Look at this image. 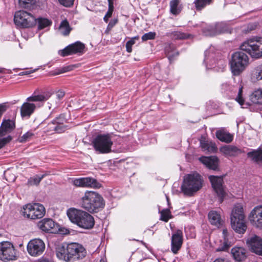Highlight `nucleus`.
<instances>
[{
  "instance_id": "nucleus-54",
  "label": "nucleus",
  "mask_w": 262,
  "mask_h": 262,
  "mask_svg": "<svg viewBox=\"0 0 262 262\" xmlns=\"http://www.w3.org/2000/svg\"><path fill=\"white\" fill-rule=\"evenodd\" d=\"M6 111V107L5 105H0V118L2 116L4 112Z\"/></svg>"
},
{
  "instance_id": "nucleus-14",
  "label": "nucleus",
  "mask_w": 262,
  "mask_h": 262,
  "mask_svg": "<svg viewBox=\"0 0 262 262\" xmlns=\"http://www.w3.org/2000/svg\"><path fill=\"white\" fill-rule=\"evenodd\" d=\"M208 178L213 190L220 199V203H222L226 194L223 186V177L209 176Z\"/></svg>"
},
{
  "instance_id": "nucleus-19",
  "label": "nucleus",
  "mask_w": 262,
  "mask_h": 262,
  "mask_svg": "<svg viewBox=\"0 0 262 262\" xmlns=\"http://www.w3.org/2000/svg\"><path fill=\"white\" fill-rule=\"evenodd\" d=\"M246 243L252 252L262 255V238L261 237L254 235L247 238Z\"/></svg>"
},
{
  "instance_id": "nucleus-31",
  "label": "nucleus",
  "mask_w": 262,
  "mask_h": 262,
  "mask_svg": "<svg viewBox=\"0 0 262 262\" xmlns=\"http://www.w3.org/2000/svg\"><path fill=\"white\" fill-rule=\"evenodd\" d=\"M200 146L203 150H206L210 153L215 152L217 150L215 144L211 141L201 140Z\"/></svg>"
},
{
  "instance_id": "nucleus-10",
  "label": "nucleus",
  "mask_w": 262,
  "mask_h": 262,
  "mask_svg": "<svg viewBox=\"0 0 262 262\" xmlns=\"http://www.w3.org/2000/svg\"><path fill=\"white\" fill-rule=\"evenodd\" d=\"M113 142L110 134H100L97 135L92 141L95 150L99 154H108L112 152Z\"/></svg>"
},
{
  "instance_id": "nucleus-51",
  "label": "nucleus",
  "mask_w": 262,
  "mask_h": 262,
  "mask_svg": "<svg viewBox=\"0 0 262 262\" xmlns=\"http://www.w3.org/2000/svg\"><path fill=\"white\" fill-rule=\"evenodd\" d=\"M64 95H65V93L64 91H63L62 90H58L56 93V98H57L58 100H60L62 98H63V97L64 96Z\"/></svg>"
},
{
  "instance_id": "nucleus-53",
  "label": "nucleus",
  "mask_w": 262,
  "mask_h": 262,
  "mask_svg": "<svg viewBox=\"0 0 262 262\" xmlns=\"http://www.w3.org/2000/svg\"><path fill=\"white\" fill-rule=\"evenodd\" d=\"M117 23V19L111 20L108 25V27H110L111 28H113L116 24Z\"/></svg>"
},
{
  "instance_id": "nucleus-7",
  "label": "nucleus",
  "mask_w": 262,
  "mask_h": 262,
  "mask_svg": "<svg viewBox=\"0 0 262 262\" xmlns=\"http://www.w3.org/2000/svg\"><path fill=\"white\" fill-rule=\"evenodd\" d=\"M229 64L233 75L238 76L249 64V57L242 51L235 52L232 55Z\"/></svg>"
},
{
  "instance_id": "nucleus-34",
  "label": "nucleus",
  "mask_w": 262,
  "mask_h": 262,
  "mask_svg": "<svg viewBox=\"0 0 262 262\" xmlns=\"http://www.w3.org/2000/svg\"><path fill=\"white\" fill-rule=\"evenodd\" d=\"M213 0H195L194 4L197 11H201L207 5L211 4Z\"/></svg>"
},
{
  "instance_id": "nucleus-20",
  "label": "nucleus",
  "mask_w": 262,
  "mask_h": 262,
  "mask_svg": "<svg viewBox=\"0 0 262 262\" xmlns=\"http://www.w3.org/2000/svg\"><path fill=\"white\" fill-rule=\"evenodd\" d=\"M183 242V232L181 230H177L173 233L171 238V250L174 254L178 253L182 247Z\"/></svg>"
},
{
  "instance_id": "nucleus-3",
  "label": "nucleus",
  "mask_w": 262,
  "mask_h": 262,
  "mask_svg": "<svg viewBox=\"0 0 262 262\" xmlns=\"http://www.w3.org/2000/svg\"><path fill=\"white\" fill-rule=\"evenodd\" d=\"M67 214L71 222L80 228L91 229L95 225L94 217L86 211L72 208L67 210Z\"/></svg>"
},
{
  "instance_id": "nucleus-21",
  "label": "nucleus",
  "mask_w": 262,
  "mask_h": 262,
  "mask_svg": "<svg viewBox=\"0 0 262 262\" xmlns=\"http://www.w3.org/2000/svg\"><path fill=\"white\" fill-rule=\"evenodd\" d=\"M221 151L226 156L235 157L244 151L243 150L234 145H225L220 148Z\"/></svg>"
},
{
  "instance_id": "nucleus-48",
  "label": "nucleus",
  "mask_w": 262,
  "mask_h": 262,
  "mask_svg": "<svg viewBox=\"0 0 262 262\" xmlns=\"http://www.w3.org/2000/svg\"><path fill=\"white\" fill-rule=\"evenodd\" d=\"M55 119L53 120L51 123H49L47 126V128L46 129L47 132H55Z\"/></svg>"
},
{
  "instance_id": "nucleus-61",
  "label": "nucleus",
  "mask_w": 262,
  "mask_h": 262,
  "mask_svg": "<svg viewBox=\"0 0 262 262\" xmlns=\"http://www.w3.org/2000/svg\"><path fill=\"white\" fill-rule=\"evenodd\" d=\"M166 200H167L168 205L169 206L170 205L169 200V198L167 196H166Z\"/></svg>"
},
{
  "instance_id": "nucleus-5",
  "label": "nucleus",
  "mask_w": 262,
  "mask_h": 262,
  "mask_svg": "<svg viewBox=\"0 0 262 262\" xmlns=\"http://www.w3.org/2000/svg\"><path fill=\"white\" fill-rule=\"evenodd\" d=\"M231 225L232 228L239 234H243L247 229L245 215L242 205L237 204L234 205L231 214Z\"/></svg>"
},
{
  "instance_id": "nucleus-29",
  "label": "nucleus",
  "mask_w": 262,
  "mask_h": 262,
  "mask_svg": "<svg viewBox=\"0 0 262 262\" xmlns=\"http://www.w3.org/2000/svg\"><path fill=\"white\" fill-rule=\"evenodd\" d=\"M216 137L222 142L227 143H230L233 140V136L231 134L227 133L224 130H219L216 132Z\"/></svg>"
},
{
  "instance_id": "nucleus-23",
  "label": "nucleus",
  "mask_w": 262,
  "mask_h": 262,
  "mask_svg": "<svg viewBox=\"0 0 262 262\" xmlns=\"http://www.w3.org/2000/svg\"><path fill=\"white\" fill-rule=\"evenodd\" d=\"M231 254L234 259L237 261L244 260L247 257V250L241 247H235L232 249Z\"/></svg>"
},
{
  "instance_id": "nucleus-43",
  "label": "nucleus",
  "mask_w": 262,
  "mask_h": 262,
  "mask_svg": "<svg viewBox=\"0 0 262 262\" xmlns=\"http://www.w3.org/2000/svg\"><path fill=\"white\" fill-rule=\"evenodd\" d=\"M156 33L152 32H149L144 34L142 36V40L143 41H147L148 40L154 39L155 38Z\"/></svg>"
},
{
  "instance_id": "nucleus-63",
  "label": "nucleus",
  "mask_w": 262,
  "mask_h": 262,
  "mask_svg": "<svg viewBox=\"0 0 262 262\" xmlns=\"http://www.w3.org/2000/svg\"><path fill=\"white\" fill-rule=\"evenodd\" d=\"M4 72V69L0 68V73H2Z\"/></svg>"
},
{
  "instance_id": "nucleus-16",
  "label": "nucleus",
  "mask_w": 262,
  "mask_h": 262,
  "mask_svg": "<svg viewBox=\"0 0 262 262\" xmlns=\"http://www.w3.org/2000/svg\"><path fill=\"white\" fill-rule=\"evenodd\" d=\"M249 220L251 225L257 228H262V205L253 208L249 215Z\"/></svg>"
},
{
  "instance_id": "nucleus-64",
  "label": "nucleus",
  "mask_w": 262,
  "mask_h": 262,
  "mask_svg": "<svg viewBox=\"0 0 262 262\" xmlns=\"http://www.w3.org/2000/svg\"><path fill=\"white\" fill-rule=\"evenodd\" d=\"M99 262H106L103 259H101Z\"/></svg>"
},
{
  "instance_id": "nucleus-38",
  "label": "nucleus",
  "mask_w": 262,
  "mask_h": 262,
  "mask_svg": "<svg viewBox=\"0 0 262 262\" xmlns=\"http://www.w3.org/2000/svg\"><path fill=\"white\" fill-rule=\"evenodd\" d=\"M253 77L255 78L257 80L262 79V64L259 65L255 68Z\"/></svg>"
},
{
  "instance_id": "nucleus-18",
  "label": "nucleus",
  "mask_w": 262,
  "mask_h": 262,
  "mask_svg": "<svg viewBox=\"0 0 262 262\" xmlns=\"http://www.w3.org/2000/svg\"><path fill=\"white\" fill-rule=\"evenodd\" d=\"M73 184L77 187L93 188H99L101 186V184L96 179L90 177L75 179L73 181Z\"/></svg>"
},
{
  "instance_id": "nucleus-47",
  "label": "nucleus",
  "mask_w": 262,
  "mask_h": 262,
  "mask_svg": "<svg viewBox=\"0 0 262 262\" xmlns=\"http://www.w3.org/2000/svg\"><path fill=\"white\" fill-rule=\"evenodd\" d=\"M171 208V207H169L168 208L165 209V223L167 222L169 219L173 218V216L170 212Z\"/></svg>"
},
{
  "instance_id": "nucleus-60",
  "label": "nucleus",
  "mask_w": 262,
  "mask_h": 262,
  "mask_svg": "<svg viewBox=\"0 0 262 262\" xmlns=\"http://www.w3.org/2000/svg\"><path fill=\"white\" fill-rule=\"evenodd\" d=\"M38 262H50L47 259H40Z\"/></svg>"
},
{
  "instance_id": "nucleus-46",
  "label": "nucleus",
  "mask_w": 262,
  "mask_h": 262,
  "mask_svg": "<svg viewBox=\"0 0 262 262\" xmlns=\"http://www.w3.org/2000/svg\"><path fill=\"white\" fill-rule=\"evenodd\" d=\"M231 246V243L229 242L226 239H224L223 245L218 249V251H226Z\"/></svg>"
},
{
  "instance_id": "nucleus-40",
  "label": "nucleus",
  "mask_w": 262,
  "mask_h": 262,
  "mask_svg": "<svg viewBox=\"0 0 262 262\" xmlns=\"http://www.w3.org/2000/svg\"><path fill=\"white\" fill-rule=\"evenodd\" d=\"M35 3V0H19L20 6L24 8H29Z\"/></svg>"
},
{
  "instance_id": "nucleus-49",
  "label": "nucleus",
  "mask_w": 262,
  "mask_h": 262,
  "mask_svg": "<svg viewBox=\"0 0 262 262\" xmlns=\"http://www.w3.org/2000/svg\"><path fill=\"white\" fill-rule=\"evenodd\" d=\"M208 52L206 51L205 52V58L204 62L206 64V67L211 68L213 66V63L212 61H208L209 58L207 55Z\"/></svg>"
},
{
  "instance_id": "nucleus-52",
  "label": "nucleus",
  "mask_w": 262,
  "mask_h": 262,
  "mask_svg": "<svg viewBox=\"0 0 262 262\" xmlns=\"http://www.w3.org/2000/svg\"><path fill=\"white\" fill-rule=\"evenodd\" d=\"M257 25L255 24H250L247 26V29L245 30L246 32H249L255 29Z\"/></svg>"
},
{
  "instance_id": "nucleus-58",
  "label": "nucleus",
  "mask_w": 262,
  "mask_h": 262,
  "mask_svg": "<svg viewBox=\"0 0 262 262\" xmlns=\"http://www.w3.org/2000/svg\"><path fill=\"white\" fill-rule=\"evenodd\" d=\"M227 233L228 231L227 229H224L223 231V234L224 237V239H226V237L227 236Z\"/></svg>"
},
{
  "instance_id": "nucleus-45",
  "label": "nucleus",
  "mask_w": 262,
  "mask_h": 262,
  "mask_svg": "<svg viewBox=\"0 0 262 262\" xmlns=\"http://www.w3.org/2000/svg\"><path fill=\"white\" fill-rule=\"evenodd\" d=\"M75 0H58L59 4L66 7H70L74 4Z\"/></svg>"
},
{
  "instance_id": "nucleus-6",
  "label": "nucleus",
  "mask_w": 262,
  "mask_h": 262,
  "mask_svg": "<svg viewBox=\"0 0 262 262\" xmlns=\"http://www.w3.org/2000/svg\"><path fill=\"white\" fill-rule=\"evenodd\" d=\"M51 97L49 93H45L40 95H33L27 99V101L23 103L20 107V114L23 117H29L34 112L37 106L39 107L33 102H44Z\"/></svg>"
},
{
  "instance_id": "nucleus-8",
  "label": "nucleus",
  "mask_w": 262,
  "mask_h": 262,
  "mask_svg": "<svg viewBox=\"0 0 262 262\" xmlns=\"http://www.w3.org/2000/svg\"><path fill=\"white\" fill-rule=\"evenodd\" d=\"M241 50L248 53L252 58L262 57V37H254L243 42L240 46Z\"/></svg>"
},
{
  "instance_id": "nucleus-39",
  "label": "nucleus",
  "mask_w": 262,
  "mask_h": 262,
  "mask_svg": "<svg viewBox=\"0 0 262 262\" xmlns=\"http://www.w3.org/2000/svg\"><path fill=\"white\" fill-rule=\"evenodd\" d=\"M139 39V36H136L132 37L126 43V51L128 53H130L132 51V47L135 43L136 40H138Z\"/></svg>"
},
{
  "instance_id": "nucleus-2",
  "label": "nucleus",
  "mask_w": 262,
  "mask_h": 262,
  "mask_svg": "<svg viewBox=\"0 0 262 262\" xmlns=\"http://www.w3.org/2000/svg\"><path fill=\"white\" fill-rule=\"evenodd\" d=\"M81 207L90 213H97L105 206L103 197L93 191H86L81 198Z\"/></svg>"
},
{
  "instance_id": "nucleus-27",
  "label": "nucleus",
  "mask_w": 262,
  "mask_h": 262,
  "mask_svg": "<svg viewBox=\"0 0 262 262\" xmlns=\"http://www.w3.org/2000/svg\"><path fill=\"white\" fill-rule=\"evenodd\" d=\"M15 127V122L13 120L8 119L3 121L0 127L1 133L6 135L11 132Z\"/></svg>"
},
{
  "instance_id": "nucleus-17",
  "label": "nucleus",
  "mask_w": 262,
  "mask_h": 262,
  "mask_svg": "<svg viewBox=\"0 0 262 262\" xmlns=\"http://www.w3.org/2000/svg\"><path fill=\"white\" fill-rule=\"evenodd\" d=\"M38 226L42 231L52 233H58L60 229L58 224L48 218L41 220L39 223Z\"/></svg>"
},
{
  "instance_id": "nucleus-37",
  "label": "nucleus",
  "mask_w": 262,
  "mask_h": 262,
  "mask_svg": "<svg viewBox=\"0 0 262 262\" xmlns=\"http://www.w3.org/2000/svg\"><path fill=\"white\" fill-rule=\"evenodd\" d=\"M250 99L254 104H262V95L259 90L255 91L251 96Z\"/></svg>"
},
{
  "instance_id": "nucleus-33",
  "label": "nucleus",
  "mask_w": 262,
  "mask_h": 262,
  "mask_svg": "<svg viewBox=\"0 0 262 262\" xmlns=\"http://www.w3.org/2000/svg\"><path fill=\"white\" fill-rule=\"evenodd\" d=\"M38 25V29L42 30L50 26L52 22L51 20L44 17L36 18V24Z\"/></svg>"
},
{
  "instance_id": "nucleus-26",
  "label": "nucleus",
  "mask_w": 262,
  "mask_h": 262,
  "mask_svg": "<svg viewBox=\"0 0 262 262\" xmlns=\"http://www.w3.org/2000/svg\"><path fill=\"white\" fill-rule=\"evenodd\" d=\"M170 13L175 16L179 15L183 9L180 0H171L169 3Z\"/></svg>"
},
{
  "instance_id": "nucleus-4",
  "label": "nucleus",
  "mask_w": 262,
  "mask_h": 262,
  "mask_svg": "<svg viewBox=\"0 0 262 262\" xmlns=\"http://www.w3.org/2000/svg\"><path fill=\"white\" fill-rule=\"evenodd\" d=\"M203 182V180L199 174H188L184 177L181 186L182 191L186 195L192 196L202 187Z\"/></svg>"
},
{
  "instance_id": "nucleus-35",
  "label": "nucleus",
  "mask_w": 262,
  "mask_h": 262,
  "mask_svg": "<svg viewBox=\"0 0 262 262\" xmlns=\"http://www.w3.org/2000/svg\"><path fill=\"white\" fill-rule=\"evenodd\" d=\"M45 176V174H41L35 175L33 177H30L28 180L27 184L28 186H37Z\"/></svg>"
},
{
  "instance_id": "nucleus-30",
  "label": "nucleus",
  "mask_w": 262,
  "mask_h": 262,
  "mask_svg": "<svg viewBox=\"0 0 262 262\" xmlns=\"http://www.w3.org/2000/svg\"><path fill=\"white\" fill-rule=\"evenodd\" d=\"M247 156L254 162L262 163V149L260 148L248 152Z\"/></svg>"
},
{
  "instance_id": "nucleus-32",
  "label": "nucleus",
  "mask_w": 262,
  "mask_h": 262,
  "mask_svg": "<svg viewBox=\"0 0 262 262\" xmlns=\"http://www.w3.org/2000/svg\"><path fill=\"white\" fill-rule=\"evenodd\" d=\"M55 133H62L65 132L68 127L64 125V119L63 118L57 117L55 119Z\"/></svg>"
},
{
  "instance_id": "nucleus-12",
  "label": "nucleus",
  "mask_w": 262,
  "mask_h": 262,
  "mask_svg": "<svg viewBox=\"0 0 262 262\" xmlns=\"http://www.w3.org/2000/svg\"><path fill=\"white\" fill-rule=\"evenodd\" d=\"M16 250L13 245L7 241L0 243V260H13L16 258Z\"/></svg>"
},
{
  "instance_id": "nucleus-1",
  "label": "nucleus",
  "mask_w": 262,
  "mask_h": 262,
  "mask_svg": "<svg viewBox=\"0 0 262 262\" xmlns=\"http://www.w3.org/2000/svg\"><path fill=\"white\" fill-rule=\"evenodd\" d=\"M84 248L76 243L64 244L56 248L57 257L65 261H73L82 259L86 255Z\"/></svg>"
},
{
  "instance_id": "nucleus-13",
  "label": "nucleus",
  "mask_w": 262,
  "mask_h": 262,
  "mask_svg": "<svg viewBox=\"0 0 262 262\" xmlns=\"http://www.w3.org/2000/svg\"><path fill=\"white\" fill-rule=\"evenodd\" d=\"M45 249V244L40 239L35 238L31 240L27 245L29 254L34 257L41 255Z\"/></svg>"
},
{
  "instance_id": "nucleus-24",
  "label": "nucleus",
  "mask_w": 262,
  "mask_h": 262,
  "mask_svg": "<svg viewBox=\"0 0 262 262\" xmlns=\"http://www.w3.org/2000/svg\"><path fill=\"white\" fill-rule=\"evenodd\" d=\"M201 161L210 169L215 170L218 168L219 159L217 157H203Z\"/></svg>"
},
{
  "instance_id": "nucleus-28",
  "label": "nucleus",
  "mask_w": 262,
  "mask_h": 262,
  "mask_svg": "<svg viewBox=\"0 0 262 262\" xmlns=\"http://www.w3.org/2000/svg\"><path fill=\"white\" fill-rule=\"evenodd\" d=\"M208 218L210 223L217 227L222 224L220 214L216 211H211L209 212Z\"/></svg>"
},
{
  "instance_id": "nucleus-36",
  "label": "nucleus",
  "mask_w": 262,
  "mask_h": 262,
  "mask_svg": "<svg viewBox=\"0 0 262 262\" xmlns=\"http://www.w3.org/2000/svg\"><path fill=\"white\" fill-rule=\"evenodd\" d=\"M59 30L63 35H67L70 33L71 28L67 19L63 20L61 22L59 26Z\"/></svg>"
},
{
  "instance_id": "nucleus-9",
  "label": "nucleus",
  "mask_w": 262,
  "mask_h": 262,
  "mask_svg": "<svg viewBox=\"0 0 262 262\" xmlns=\"http://www.w3.org/2000/svg\"><path fill=\"white\" fill-rule=\"evenodd\" d=\"M14 22L18 28H32L36 25V17L30 12L20 10L15 13Z\"/></svg>"
},
{
  "instance_id": "nucleus-44",
  "label": "nucleus",
  "mask_w": 262,
  "mask_h": 262,
  "mask_svg": "<svg viewBox=\"0 0 262 262\" xmlns=\"http://www.w3.org/2000/svg\"><path fill=\"white\" fill-rule=\"evenodd\" d=\"M34 135V134L32 132L29 131L23 135V136L20 139V141L21 142H26L29 140Z\"/></svg>"
},
{
  "instance_id": "nucleus-22",
  "label": "nucleus",
  "mask_w": 262,
  "mask_h": 262,
  "mask_svg": "<svg viewBox=\"0 0 262 262\" xmlns=\"http://www.w3.org/2000/svg\"><path fill=\"white\" fill-rule=\"evenodd\" d=\"M203 33L206 36H214L221 33V27L219 24L212 25L204 27Z\"/></svg>"
},
{
  "instance_id": "nucleus-50",
  "label": "nucleus",
  "mask_w": 262,
  "mask_h": 262,
  "mask_svg": "<svg viewBox=\"0 0 262 262\" xmlns=\"http://www.w3.org/2000/svg\"><path fill=\"white\" fill-rule=\"evenodd\" d=\"M113 9H114L108 8V11L103 18V20L105 22L107 23L108 18H110L112 15Z\"/></svg>"
},
{
  "instance_id": "nucleus-25",
  "label": "nucleus",
  "mask_w": 262,
  "mask_h": 262,
  "mask_svg": "<svg viewBox=\"0 0 262 262\" xmlns=\"http://www.w3.org/2000/svg\"><path fill=\"white\" fill-rule=\"evenodd\" d=\"M165 54L171 63L179 55V52L177 51L176 47L173 44H169L165 47Z\"/></svg>"
},
{
  "instance_id": "nucleus-15",
  "label": "nucleus",
  "mask_w": 262,
  "mask_h": 262,
  "mask_svg": "<svg viewBox=\"0 0 262 262\" xmlns=\"http://www.w3.org/2000/svg\"><path fill=\"white\" fill-rule=\"evenodd\" d=\"M84 44L78 41L69 45L64 49L59 50L58 54L62 57L76 54H82L84 53Z\"/></svg>"
},
{
  "instance_id": "nucleus-42",
  "label": "nucleus",
  "mask_w": 262,
  "mask_h": 262,
  "mask_svg": "<svg viewBox=\"0 0 262 262\" xmlns=\"http://www.w3.org/2000/svg\"><path fill=\"white\" fill-rule=\"evenodd\" d=\"M236 101L241 105H243L244 103V99L243 97V86H241L238 89V94L235 98Z\"/></svg>"
},
{
  "instance_id": "nucleus-41",
  "label": "nucleus",
  "mask_w": 262,
  "mask_h": 262,
  "mask_svg": "<svg viewBox=\"0 0 262 262\" xmlns=\"http://www.w3.org/2000/svg\"><path fill=\"white\" fill-rule=\"evenodd\" d=\"M173 38L175 39H182L188 38L189 37V35L186 34L184 33L181 32H173L172 33Z\"/></svg>"
},
{
  "instance_id": "nucleus-57",
  "label": "nucleus",
  "mask_w": 262,
  "mask_h": 262,
  "mask_svg": "<svg viewBox=\"0 0 262 262\" xmlns=\"http://www.w3.org/2000/svg\"><path fill=\"white\" fill-rule=\"evenodd\" d=\"M136 257V255H132L130 257V259H129L128 262H135ZM137 262H139V261H138Z\"/></svg>"
},
{
  "instance_id": "nucleus-62",
  "label": "nucleus",
  "mask_w": 262,
  "mask_h": 262,
  "mask_svg": "<svg viewBox=\"0 0 262 262\" xmlns=\"http://www.w3.org/2000/svg\"><path fill=\"white\" fill-rule=\"evenodd\" d=\"M48 107L49 109H51V107H52V104L50 103V102H48Z\"/></svg>"
},
{
  "instance_id": "nucleus-56",
  "label": "nucleus",
  "mask_w": 262,
  "mask_h": 262,
  "mask_svg": "<svg viewBox=\"0 0 262 262\" xmlns=\"http://www.w3.org/2000/svg\"><path fill=\"white\" fill-rule=\"evenodd\" d=\"M107 1L108 3V8L114 9L113 2V0H107Z\"/></svg>"
},
{
  "instance_id": "nucleus-59",
  "label": "nucleus",
  "mask_w": 262,
  "mask_h": 262,
  "mask_svg": "<svg viewBox=\"0 0 262 262\" xmlns=\"http://www.w3.org/2000/svg\"><path fill=\"white\" fill-rule=\"evenodd\" d=\"M213 262H225V260L224 259L222 258H217Z\"/></svg>"
},
{
  "instance_id": "nucleus-55",
  "label": "nucleus",
  "mask_w": 262,
  "mask_h": 262,
  "mask_svg": "<svg viewBox=\"0 0 262 262\" xmlns=\"http://www.w3.org/2000/svg\"><path fill=\"white\" fill-rule=\"evenodd\" d=\"M159 212L160 213V220L161 221H164V209H162V210H160V209L159 208Z\"/></svg>"
},
{
  "instance_id": "nucleus-11",
  "label": "nucleus",
  "mask_w": 262,
  "mask_h": 262,
  "mask_svg": "<svg viewBox=\"0 0 262 262\" xmlns=\"http://www.w3.org/2000/svg\"><path fill=\"white\" fill-rule=\"evenodd\" d=\"M22 213L28 219L36 220L42 218L46 213L44 206L39 203L28 204L23 206Z\"/></svg>"
}]
</instances>
